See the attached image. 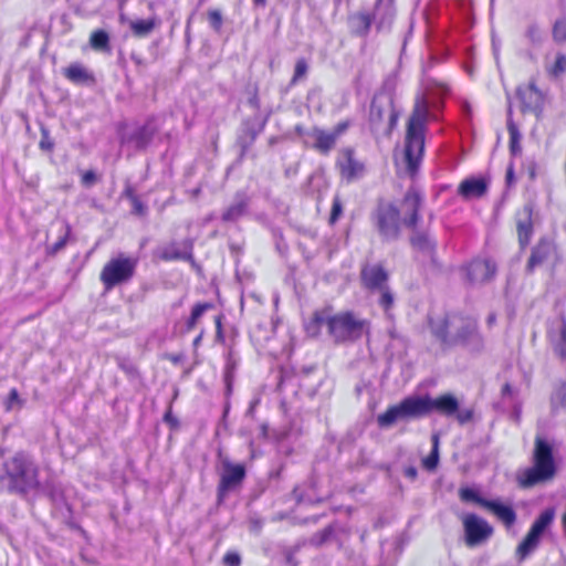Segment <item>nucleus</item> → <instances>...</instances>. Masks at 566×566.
Wrapping results in <instances>:
<instances>
[{"mask_svg":"<svg viewBox=\"0 0 566 566\" xmlns=\"http://www.w3.org/2000/svg\"><path fill=\"white\" fill-rule=\"evenodd\" d=\"M223 562L227 566H239L240 565V556L234 553H228L224 556Z\"/></svg>","mask_w":566,"mask_h":566,"instance_id":"49530a36","label":"nucleus"},{"mask_svg":"<svg viewBox=\"0 0 566 566\" xmlns=\"http://www.w3.org/2000/svg\"><path fill=\"white\" fill-rule=\"evenodd\" d=\"M465 542L470 547L484 543L493 533L492 526L475 514H468L463 518Z\"/></svg>","mask_w":566,"mask_h":566,"instance_id":"9d476101","label":"nucleus"},{"mask_svg":"<svg viewBox=\"0 0 566 566\" xmlns=\"http://www.w3.org/2000/svg\"><path fill=\"white\" fill-rule=\"evenodd\" d=\"M373 18L365 12H359L349 18V23L356 34H366L371 25Z\"/></svg>","mask_w":566,"mask_h":566,"instance_id":"c756f323","label":"nucleus"},{"mask_svg":"<svg viewBox=\"0 0 566 566\" xmlns=\"http://www.w3.org/2000/svg\"><path fill=\"white\" fill-rule=\"evenodd\" d=\"M430 328L439 340L448 345L480 344L478 323L472 317L452 314L437 319L431 318Z\"/></svg>","mask_w":566,"mask_h":566,"instance_id":"f03ea898","label":"nucleus"},{"mask_svg":"<svg viewBox=\"0 0 566 566\" xmlns=\"http://www.w3.org/2000/svg\"><path fill=\"white\" fill-rule=\"evenodd\" d=\"M233 369H234V366L232 364H228L227 369H226L224 379H226L227 389H228L229 392L231 390V381H232V376H233Z\"/></svg>","mask_w":566,"mask_h":566,"instance_id":"8fccbe9b","label":"nucleus"},{"mask_svg":"<svg viewBox=\"0 0 566 566\" xmlns=\"http://www.w3.org/2000/svg\"><path fill=\"white\" fill-rule=\"evenodd\" d=\"M410 238L412 247L423 253L431 254L434 251L436 243L424 231H417Z\"/></svg>","mask_w":566,"mask_h":566,"instance_id":"bb28decb","label":"nucleus"},{"mask_svg":"<svg viewBox=\"0 0 566 566\" xmlns=\"http://www.w3.org/2000/svg\"><path fill=\"white\" fill-rule=\"evenodd\" d=\"M439 462V437L438 434L432 436V450L430 454L423 459V467L431 471L434 470Z\"/></svg>","mask_w":566,"mask_h":566,"instance_id":"f704fd0d","label":"nucleus"},{"mask_svg":"<svg viewBox=\"0 0 566 566\" xmlns=\"http://www.w3.org/2000/svg\"><path fill=\"white\" fill-rule=\"evenodd\" d=\"M219 459L222 465L220 482L218 485V497L222 500L229 492L235 490L245 478V468L243 464H234L228 457L219 452Z\"/></svg>","mask_w":566,"mask_h":566,"instance_id":"1a4fd4ad","label":"nucleus"},{"mask_svg":"<svg viewBox=\"0 0 566 566\" xmlns=\"http://www.w3.org/2000/svg\"><path fill=\"white\" fill-rule=\"evenodd\" d=\"M155 134V129L150 125H144L138 127L128 138L130 143L135 145L136 148L143 149L145 148L149 142L151 140Z\"/></svg>","mask_w":566,"mask_h":566,"instance_id":"cd10ccee","label":"nucleus"},{"mask_svg":"<svg viewBox=\"0 0 566 566\" xmlns=\"http://www.w3.org/2000/svg\"><path fill=\"white\" fill-rule=\"evenodd\" d=\"M506 179L510 182L513 179V168L510 167L506 171Z\"/></svg>","mask_w":566,"mask_h":566,"instance_id":"052dcab7","label":"nucleus"},{"mask_svg":"<svg viewBox=\"0 0 566 566\" xmlns=\"http://www.w3.org/2000/svg\"><path fill=\"white\" fill-rule=\"evenodd\" d=\"M209 21H210L211 27L214 30L219 31L221 28V24H222L221 13L217 10L209 12Z\"/></svg>","mask_w":566,"mask_h":566,"instance_id":"c03bdc74","label":"nucleus"},{"mask_svg":"<svg viewBox=\"0 0 566 566\" xmlns=\"http://www.w3.org/2000/svg\"><path fill=\"white\" fill-rule=\"evenodd\" d=\"M96 181V175L93 170H87L82 176V184L86 187L92 186Z\"/></svg>","mask_w":566,"mask_h":566,"instance_id":"de8ad7c7","label":"nucleus"},{"mask_svg":"<svg viewBox=\"0 0 566 566\" xmlns=\"http://www.w3.org/2000/svg\"><path fill=\"white\" fill-rule=\"evenodd\" d=\"M507 130H509V134H510V149H511V153L513 155H517L522 150L521 144H520L521 134L518 132L517 126L515 125V123L512 119V107H511V105L509 106V109H507Z\"/></svg>","mask_w":566,"mask_h":566,"instance_id":"c85d7f7f","label":"nucleus"},{"mask_svg":"<svg viewBox=\"0 0 566 566\" xmlns=\"http://www.w3.org/2000/svg\"><path fill=\"white\" fill-rule=\"evenodd\" d=\"M165 420H166L167 422H171V421H172V417H171L170 411H168V412L165 415Z\"/></svg>","mask_w":566,"mask_h":566,"instance_id":"0e129e2a","label":"nucleus"},{"mask_svg":"<svg viewBox=\"0 0 566 566\" xmlns=\"http://www.w3.org/2000/svg\"><path fill=\"white\" fill-rule=\"evenodd\" d=\"M70 231H71V228L66 224L64 235L62 238H60L53 245L48 248L49 253L55 254L65 247Z\"/></svg>","mask_w":566,"mask_h":566,"instance_id":"ea45409f","label":"nucleus"},{"mask_svg":"<svg viewBox=\"0 0 566 566\" xmlns=\"http://www.w3.org/2000/svg\"><path fill=\"white\" fill-rule=\"evenodd\" d=\"M381 1H382V0H378V3H377V6H376V13H375V15H377V14H378V12H379V11H380V9H381Z\"/></svg>","mask_w":566,"mask_h":566,"instance_id":"69168bd1","label":"nucleus"},{"mask_svg":"<svg viewBox=\"0 0 566 566\" xmlns=\"http://www.w3.org/2000/svg\"><path fill=\"white\" fill-rule=\"evenodd\" d=\"M378 291L380 292V297L378 301L379 305L384 308L386 313H388L394 305V294L391 293L388 286Z\"/></svg>","mask_w":566,"mask_h":566,"instance_id":"e433bc0d","label":"nucleus"},{"mask_svg":"<svg viewBox=\"0 0 566 566\" xmlns=\"http://www.w3.org/2000/svg\"><path fill=\"white\" fill-rule=\"evenodd\" d=\"M348 128V124L346 122L338 123L331 132L333 135H335L336 140L338 137L345 133V130Z\"/></svg>","mask_w":566,"mask_h":566,"instance_id":"09e8293b","label":"nucleus"},{"mask_svg":"<svg viewBox=\"0 0 566 566\" xmlns=\"http://www.w3.org/2000/svg\"><path fill=\"white\" fill-rule=\"evenodd\" d=\"M343 212V206L338 197L333 200L332 211L329 216V222L335 223Z\"/></svg>","mask_w":566,"mask_h":566,"instance_id":"37998d69","label":"nucleus"},{"mask_svg":"<svg viewBox=\"0 0 566 566\" xmlns=\"http://www.w3.org/2000/svg\"><path fill=\"white\" fill-rule=\"evenodd\" d=\"M65 76L73 83H85L91 80L88 72L80 64H72L64 72Z\"/></svg>","mask_w":566,"mask_h":566,"instance_id":"7c9ffc66","label":"nucleus"},{"mask_svg":"<svg viewBox=\"0 0 566 566\" xmlns=\"http://www.w3.org/2000/svg\"><path fill=\"white\" fill-rule=\"evenodd\" d=\"M250 198L245 192H237L233 201L226 208L221 214L223 222H235L243 217L249 208Z\"/></svg>","mask_w":566,"mask_h":566,"instance_id":"aec40b11","label":"nucleus"},{"mask_svg":"<svg viewBox=\"0 0 566 566\" xmlns=\"http://www.w3.org/2000/svg\"><path fill=\"white\" fill-rule=\"evenodd\" d=\"M533 212L534 205L527 202L515 214L516 231L522 248L530 243L533 235Z\"/></svg>","mask_w":566,"mask_h":566,"instance_id":"f3484780","label":"nucleus"},{"mask_svg":"<svg viewBox=\"0 0 566 566\" xmlns=\"http://www.w3.org/2000/svg\"><path fill=\"white\" fill-rule=\"evenodd\" d=\"M553 36L557 42L566 40V19L556 21L553 29Z\"/></svg>","mask_w":566,"mask_h":566,"instance_id":"58836bf2","label":"nucleus"},{"mask_svg":"<svg viewBox=\"0 0 566 566\" xmlns=\"http://www.w3.org/2000/svg\"><path fill=\"white\" fill-rule=\"evenodd\" d=\"M134 207V212L136 214L143 216L146 212V207L142 203V201L138 198H134V201H132Z\"/></svg>","mask_w":566,"mask_h":566,"instance_id":"3c124183","label":"nucleus"},{"mask_svg":"<svg viewBox=\"0 0 566 566\" xmlns=\"http://www.w3.org/2000/svg\"><path fill=\"white\" fill-rule=\"evenodd\" d=\"M40 147L42 149H51L52 148V144L50 142H46L45 139H42L40 142Z\"/></svg>","mask_w":566,"mask_h":566,"instance_id":"13d9d810","label":"nucleus"},{"mask_svg":"<svg viewBox=\"0 0 566 566\" xmlns=\"http://www.w3.org/2000/svg\"><path fill=\"white\" fill-rule=\"evenodd\" d=\"M400 212L394 205L380 206L377 211V228L385 240H395L399 235Z\"/></svg>","mask_w":566,"mask_h":566,"instance_id":"9b49d317","label":"nucleus"},{"mask_svg":"<svg viewBox=\"0 0 566 566\" xmlns=\"http://www.w3.org/2000/svg\"><path fill=\"white\" fill-rule=\"evenodd\" d=\"M486 510L491 511L507 527L512 526L516 521V513L510 505H504L497 501H489Z\"/></svg>","mask_w":566,"mask_h":566,"instance_id":"a878e982","label":"nucleus"},{"mask_svg":"<svg viewBox=\"0 0 566 566\" xmlns=\"http://www.w3.org/2000/svg\"><path fill=\"white\" fill-rule=\"evenodd\" d=\"M389 275L379 264L366 265L361 270V281L365 287L378 291L388 286Z\"/></svg>","mask_w":566,"mask_h":566,"instance_id":"6ab92c4d","label":"nucleus"},{"mask_svg":"<svg viewBox=\"0 0 566 566\" xmlns=\"http://www.w3.org/2000/svg\"><path fill=\"white\" fill-rule=\"evenodd\" d=\"M555 252L554 244L548 240H541L533 249L527 262V270L533 271L536 266L547 261Z\"/></svg>","mask_w":566,"mask_h":566,"instance_id":"412c9836","label":"nucleus"},{"mask_svg":"<svg viewBox=\"0 0 566 566\" xmlns=\"http://www.w3.org/2000/svg\"><path fill=\"white\" fill-rule=\"evenodd\" d=\"M520 413H521L520 409H516L514 412V417L517 422L520 421Z\"/></svg>","mask_w":566,"mask_h":566,"instance_id":"774afa93","label":"nucleus"},{"mask_svg":"<svg viewBox=\"0 0 566 566\" xmlns=\"http://www.w3.org/2000/svg\"><path fill=\"white\" fill-rule=\"evenodd\" d=\"M516 97L521 103V111L523 113L531 112L537 114L543 108L544 96L534 81L518 85L516 88Z\"/></svg>","mask_w":566,"mask_h":566,"instance_id":"4468645a","label":"nucleus"},{"mask_svg":"<svg viewBox=\"0 0 566 566\" xmlns=\"http://www.w3.org/2000/svg\"><path fill=\"white\" fill-rule=\"evenodd\" d=\"M202 335H203V333L201 332V333H200V334L195 338V340H193V346H195V347H197V346L200 344V342H201V339H202Z\"/></svg>","mask_w":566,"mask_h":566,"instance_id":"680f3d73","label":"nucleus"},{"mask_svg":"<svg viewBox=\"0 0 566 566\" xmlns=\"http://www.w3.org/2000/svg\"><path fill=\"white\" fill-rule=\"evenodd\" d=\"M296 132L298 135L304 137L305 144L311 145L323 155L328 154L335 147L337 142L332 132H327L318 127L304 130L302 127L297 126Z\"/></svg>","mask_w":566,"mask_h":566,"instance_id":"ddd939ff","label":"nucleus"},{"mask_svg":"<svg viewBox=\"0 0 566 566\" xmlns=\"http://www.w3.org/2000/svg\"><path fill=\"white\" fill-rule=\"evenodd\" d=\"M532 463L533 465L525 469L517 478L522 488L528 489L554 479L556 463L553 447L541 436L535 437Z\"/></svg>","mask_w":566,"mask_h":566,"instance_id":"7ed1b4c3","label":"nucleus"},{"mask_svg":"<svg viewBox=\"0 0 566 566\" xmlns=\"http://www.w3.org/2000/svg\"><path fill=\"white\" fill-rule=\"evenodd\" d=\"M196 325H197V322L192 321V318L189 316V318L186 322L185 332L188 333V332L192 331L196 327Z\"/></svg>","mask_w":566,"mask_h":566,"instance_id":"6e6d98bb","label":"nucleus"},{"mask_svg":"<svg viewBox=\"0 0 566 566\" xmlns=\"http://www.w3.org/2000/svg\"><path fill=\"white\" fill-rule=\"evenodd\" d=\"M565 71H566V55L560 54L556 57V61H555V64L553 67V72H554V74H559Z\"/></svg>","mask_w":566,"mask_h":566,"instance_id":"a18cd8bd","label":"nucleus"},{"mask_svg":"<svg viewBox=\"0 0 566 566\" xmlns=\"http://www.w3.org/2000/svg\"><path fill=\"white\" fill-rule=\"evenodd\" d=\"M124 196H126L128 199H130L132 201H134V198H137L135 196V192H134V189L132 187H127L124 191Z\"/></svg>","mask_w":566,"mask_h":566,"instance_id":"4d7b16f0","label":"nucleus"},{"mask_svg":"<svg viewBox=\"0 0 566 566\" xmlns=\"http://www.w3.org/2000/svg\"><path fill=\"white\" fill-rule=\"evenodd\" d=\"M307 63L304 59H300L295 64L294 75L292 78L293 83H296L300 78H302L307 72Z\"/></svg>","mask_w":566,"mask_h":566,"instance_id":"79ce46f5","label":"nucleus"},{"mask_svg":"<svg viewBox=\"0 0 566 566\" xmlns=\"http://www.w3.org/2000/svg\"><path fill=\"white\" fill-rule=\"evenodd\" d=\"M551 406L553 410L566 409V382L558 384L551 396Z\"/></svg>","mask_w":566,"mask_h":566,"instance_id":"2f4dec72","label":"nucleus"},{"mask_svg":"<svg viewBox=\"0 0 566 566\" xmlns=\"http://www.w3.org/2000/svg\"><path fill=\"white\" fill-rule=\"evenodd\" d=\"M554 515V510L547 509L534 521L528 533L516 548V555L520 559H524L537 548L541 537L545 530L552 524Z\"/></svg>","mask_w":566,"mask_h":566,"instance_id":"0eeeda50","label":"nucleus"},{"mask_svg":"<svg viewBox=\"0 0 566 566\" xmlns=\"http://www.w3.org/2000/svg\"><path fill=\"white\" fill-rule=\"evenodd\" d=\"M473 409L472 408H467V409H460L459 408V411L455 412V415L453 417H455L457 421L463 426L465 423H469L470 421H472L473 419Z\"/></svg>","mask_w":566,"mask_h":566,"instance_id":"a19ab883","label":"nucleus"},{"mask_svg":"<svg viewBox=\"0 0 566 566\" xmlns=\"http://www.w3.org/2000/svg\"><path fill=\"white\" fill-rule=\"evenodd\" d=\"M137 265V260L123 254L109 260L101 272V281L107 290L129 281Z\"/></svg>","mask_w":566,"mask_h":566,"instance_id":"423d86ee","label":"nucleus"},{"mask_svg":"<svg viewBox=\"0 0 566 566\" xmlns=\"http://www.w3.org/2000/svg\"><path fill=\"white\" fill-rule=\"evenodd\" d=\"M342 175L348 180L360 177L364 172V165L354 158V151L346 149L344 151V160L340 161Z\"/></svg>","mask_w":566,"mask_h":566,"instance_id":"393cba45","label":"nucleus"},{"mask_svg":"<svg viewBox=\"0 0 566 566\" xmlns=\"http://www.w3.org/2000/svg\"><path fill=\"white\" fill-rule=\"evenodd\" d=\"M424 415L426 408L422 398L409 397L400 403L389 407L384 413L378 415L377 423L380 428H390L398 421H406Z\"/></svg>","mask_w":566,"mask_h":566,"instance_id":"39448f33","label":"nucleus"},{"mask_svg":"<svg viewBox=\"0 0 566 566\" xmlns=\"http://www.w3.org/2000/svg\"><path fill=\"white\" fill-rule=\"evenodd\" d=\"M422 205V199L419 192L415 189H409L402 200L401 207L403 211L402 223L410 228L416 229L419 220V210Z\"/></svg>","mask_w":566,"mask_h":566,"instance_id":"a211bd4d","label":"nucleus"},{"mask_svg":"<svg viewBox=\"0 0 566 566\" xmlns=\"http://www.w3.org/2000/svg\"><path fill=\"white\" fill-rule=\"evenodd\" d=\"M313 324L316 327L326 325L328 333L336 342L355 340L367 331L368 322L357 318L350 312L329 315L327 312H316L313 316Z\"/></svg>","mask_w":566,"mask_h":566,"instance_id":"20e7f679","label":"nucleus"},{"mask_svg":"<svg viewBox=\"0 0 566 566\" xmlns=\"http://www.w3.org/2000/svg\"><path fill=\"white\" fill-rule=\"evenodd\" d=\"M18 400V391L15 389H12L9 395V406L8 408H12V405L14 401Z\"/></svg>","mask_w":566,"mask_h":566,"instance_id":"5fc2aeb1","label":"nucleus"},{"mask_svg":"<svg viewBox=\"0 0 566 566\" xmlns=\"http://www.w3.org/2000/svg\"><path fill=\"white\" fill-rule=\"evenodd\" d=\"M460 499L464 502H474L479 504L482 507H486V503H489L490 500L483 499L474 490L470 488H463L459 492Z\"/></svg>","mask_w":566,"mask_h":566,"instance_id":"c9c22d12","label":"nucleus"},{"mask_svg":"<svg viewBox=\"0 0 566 566\" xmlns=\"http://www.w3.org/2000/svg\"><path fill=\"white\" fill-rule=\"evenodd\" d=\"M331 534H332V531L329 528H325L322 533L318 534L319 539L317 543L318 544L324 543L329 537Z\"/></svg>","mask_w":566,"mask_h":566,"instance_id":"864d4df0","label":"nucleus"},{"mask_svg":"<svg viewBox=\"0 0 566 566\" xmlns=\"http://www.w3.org/2000/svg\"><path fill=\"white\" fill-rule=\"evenodd\" d=\"M213 308V304L212 303H198L193 306L192 311H191V314H190V317L192 318V321L195 322H199V319L202 317V315L205 314V312H207L208 310H211Z\"/></svg>","mask_w":566,"mask_h":566,"instance_id":"4c0bfd02","label":"nucleus"},{"mask_svg":"<svg viewBox=\"0 0 566 566\" xmlns=\"http://www.w3.org/2000/svg\"><path fill=\"white\" fill-rule=\"evenodd\" d=\"M428 116L429 109L427 102L423 98L417 99L408 120L407 129L423 133Z\"/></svg>","mask_w":566,"mask_h":566,"instance_id":"5701e85b","label":"nucleus"},{"mask_svg":"<svg viewBox=\"0 0 566 566\" xmlns=\"http://www.w3.org/2000/svg\"><path fill=\"white\" fill-rule=\"evenodd\" d=\"M130 29L133 30L136 36H146L148 35L155 28L154 20H135L129 23Z\"/></svg>","mask_w":566,"mask_h":566,"instance_id":"72a5a7b5","label":"nucleus"},{"mask_svg":"<svg viewBox=\"0 0 566 566\" xmlns=\"http://www.w3.org/2000/svg\"><path fill=\"white\" fill-rule=\"evenodd\" d=\"M494 322H495V315L494 314H490L489 317H488V324L492 325Z\"/></svg>","mask_w":566,"mask_h":566,"instance_id":"e2e57ef3","label":"nucleus"},{"mask_svg":"<svg viewBox=\"0 0 566 566\" xmlns=\"http://www.w3.org/2000/svg\"><path fill=\"white\" fill-rule=\"evenodd\" d=\"M185 249L180 250L176 243L163 247L159 249L158 255L161 260H191L192 258V243L187 241L184 243Z\"/></svg>","mask_w":566,"mask_h":566,"instance_id":"b1692460","label":"nucleus"},{"mask_svg":"<svg viewBox=\"0 0 566 566\" xmlns=\"http://www.w3.org/2000/svg\"><path fill=\"white\" fill-rule=\"evenodd\" d=\"M39 484V468L29 454L18 452L0 464V492L25 495Z\"/></svg>","mask_w":566,"mask_h":566,"instance_id":"f257e3e1","label":"nucleus"},{"mask_svg":"<svg viewBox=\"0 0 566 566\" xmlns=\"http://www.w3.org/2000/svg\"><path fill=\"white\" fill-rule=\"evenodd\" d=\"M418 471L415 467H408L405 470V475L409 478L410 480H415L417 478Z\"/></svg>","mask_w":566,"mask_h":566,"instance_id":"603ef678","label":"nucleus"},{"mask_svg":"<svg viewBox=\"0 0 566 566\" xmlns=\"http://www.w3.org/2000/svg\"><path fill=\"white\" fill-rule=\"evenodd\" d=\"M424 148V137L421 132H413L407 129L405 158L408 169L413 171L417 169L418 164L422 157Z\"/></svg>","mask_w":566,"mask_h":566,"instance_id":"2eb2a0df","label":"nucleus"},{"mask_svg":"<svg viewBox=\"0 0 566 566\" xmlns=\"http://www.w3.org/2000/svg\"><path fill=\"white\" fill-rule=\"evenodd\" d=\"M91 46L96 51L109 50V36L103 30L94 31L90 38Z\"/></svg>","mask_w":566,"mask_h":566,"instance_id":"473e14b6","label":"nucleus"},{"mask_svg":"<svg viewBox=\"0 0 566 566\" xmlns=\"http://www.w3.org/2000/svg\"><path fill=\"white\" fill-rule=\"evenodd\" d=\"M386 116L388 120L384 129L385 134L389 135L397 120L392 109V102L387 96H376L371 102L369 112L370 128L374 133L381 130Z\"/></svg>","mask_w":566,"mask_h":566,"instance_id":"6e6552de","label":"nucleus"},{"mask_svg":"<svg viewBox=\"0 0 566 566\" xmlns=\"http://www.w3.org/2000/svg\"><path fill=\"white\" fill-rule=\"evenodd\" d=\"M462 272L470 284H484L494 277L496 265L488 259H474L462 268Z\"/></svg>","mask_w":566,"mask_h":566,"instance_id":"f8f14e48","label":"nucleus"},{"mask_svg":"<svg viewBox=\"0 0 566 566\" xmlns=\"http://www.w3.org/2000/svg\"><path fill=\"white\" fill-rule=\"evenodd\" d=\"M488 184L483 178H469L459 186V193L464 199L481 198L486 193Z\"/></svg>","mask_w":566,"mask_h":566,"instance_id":"4be33fe9","label":"nucleus"},{"mask_svg":"<svg viewBox=\"0 0 566 566\" xmlns=\"http://www.w3.org/2000/svg\"><path fill=\"white\" fill-rule=\"evenodd\" d=\"M421 398L424 403L426 415L434 410L444 417H453L459 411V400L450 392L436 398L428 396Z\"/></svg>","mask_w":566,"mask_h":566,"instance_id":"dca6fc26","label":"nucleus"},{"mask_svg":"<svg viewBox=\"0 0 566 566\" xmlns=\"http://www.w3.org/2000/svg\"><path fill=\"white\" fill-rule=\"evenodd\" d=\"M503 395H510L512 392V387L510 384H505L502 388Z\"/></svg>","mask_w":566,"mask_h":566,"instance_id":"bf43d9fd","label":"nucleus"},{"mask_svg":"<svg viewBox=\"0 0 566 566\" xmlns=\"http://www.w3.org/2000/svg\"><path fill=\"white\" fill-rule=\"evenodd\" d=\"M216 325H217L218 332L220 333L221 332V322H220L219 317L216 319Z\"/></svg>","mask_w":566,"mask_h":566,"instance_id":"338daca9","label":"nucleus"}]
</instances>
